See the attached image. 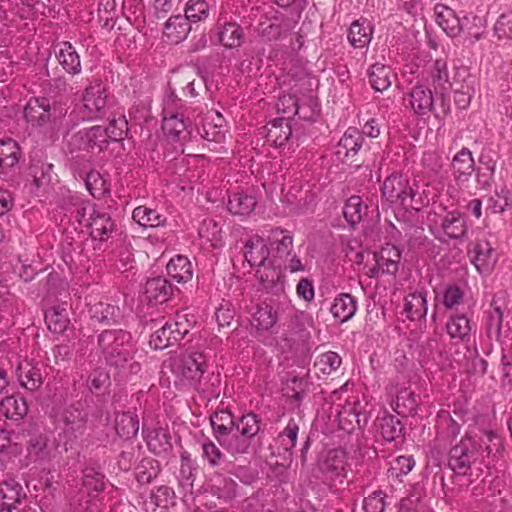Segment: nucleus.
I'll list each match as a JSON object with an SVG mask.
<instances>
[{
  "instance_id": "nucleus-32",
  "label": "nucleus",
  "mask_w": 512,
  "mask_h": 512,
  "mask_svg": "<svg viewBox=\"0 0 512 512\" xmlns=\"http://www.w3.org/2000/svg\"><path fill=\"white\" fill-rule=\"evenodd\" d=\"M372 34V24L366 19H360L351 24L348 32V40L353 47L364 48L370 43Z\"/></svg>"
},
{
  "instance_id": "nucleus-20",
  "label": "nucleus",
  "mask_w": 512,
  "mask_h": 512,
  "mask_svg": "<svg viewBox=\"0 0 512 512\" xmlns=\"http://www.w3.org/2000/svg\"><path fill=\"white\" fill-rule=\"evenodd\" d=\"M347 454L342 449L330 450L321 465L322 472L331 479L347 476Z\"/></svg>"
},
{
  "instance_id": "nucleus-21",
  "label": "nucleus",
  "mask_w": 512,
  "mask_h": 512,
  "mask_svg": "<svg viewBox=\"0 0 512 512\" xmlns=\"http://www.w3.org/2000/svg\"><path fill=\"white\" fill-rule=\"evenodd\" d=\"M296 25V20L286 17H275L260 24L259 33L267 41L277 40L291 31Z\"/></svg>"
},
{
  "instance_id": "nucleus-13",
  "label": "nucleus",
  "mask_w": 512,
  "mask_h": 512,
  "mask_svg": "<svg viewBox=\"0 0 512 512\" xmlns=\"http://www.w3.org/2000/svg\"><path fill=\"white\" fill-rule=\"evenodd\" d=\"M363 142L362 133L355 127H349L336 146L335 154L337 158L344 162L354 157L362 147Z\"/></svg>"
},
{
  "instance_id": "nucleus-30",
  "label": "nucleus",
  "mask_w": 512,
  "mask_h": 512,
  "mask_svg": "<svg viewBox=\"0 0 512 512\" xmlns=\"http://www.w3.org/2000/svg\"><path fill=\"white\" fill-rule=\"evenodd\" d=\"M175 503V493L168 486H159L152 491L150 496L143 502L146 512H154L157 508L168 509Z\"/></svg>"
},
{
  "instance_id": "nucleus-11",
  "label": "nucleus",
  "mask_w": 512,
  "mask_h": 512,
  "mask_svg": "<svg viewBox=\"0 0 512 512\" xmlns=\"http://www.w3.org/2000/svg\"><path fill=\"white\" fill-rule=\"evenodd\" d=\"M475 79L467 69L462 67L456 69L454 73V85L450 89L454 91V102L460 109L469 107L472 96L474 95Z\"/></svg>"
},
{
  "instance_id": "nucleus-15",
  "label": "nucleus",
  "mask_w": 512,
  "mask_h": 512,
  "mask_svg": "<svg viewBox=\"0 0 512 512\" xmlns=\"http://www.w3.org/2000/svg\"><path fill=\"white\" fill-rule=\"evenodd\" d=\"M452 173L458 185L467 183L475 170V163L471 151L462 148L452 159Z\"/></svg>"
},
{
  "instance_id": "nucleus-64",
  "label": "nucleus",
  "mask_w": 512,
  "mask_h": 512,
  "mask_svg": "<svg viewBox=\"0 0 512 512\" xmlns=\"http://www.w3.org/2000/svg\"><path fill=\"white\" fill-rule=\"evenodd\" d=\"M209 15L208 3L204 0H189L185 8V17L190 22L205 20Z\"/></svg>"
},
{
  "instance_id": "nucleus-37",
  "label": "nucleus",
  "mask_w": 512,
  "mask_h": 512,
  "mask_svg": "<svg viewBox=\"0 0 512 512\" xmlns=\"http://www.w3.org/2000/svg\"><path fill=\"white\" fill-rule=\"evenodd\" d=\"M22 157L19 144L12 138L0 139V168L8 170L14 168Z\"/></svg>"
},
{
  "instance_id": "nucleus-54",
  "label": "nucleus",
  "mask_w": 512,
  "mask_h": 512,
  "mask_svg": "<svg viewBox=\"0 0 512 512\" xmlns=\"http://www.w3.org/2000/svg\"><path fill=\"white\" fill-rule=\"evenodd\" d=\"M379 429L384 440L391 442L402 435L403 425L393 415H384L379 418Z\"/></svg>"
},
{
  "instance_id": "nucleus-49",
  "label": "nucleus",
  "mask_w": 512,
  "mask_h": 512,
  "mask_svg": "<svg viewBox=\"0 0 512 512\" xmlns=\"http://www.w3.org/2000/svg\"><path fill=\"white\" fill-rule=\"evenodd\" d=\"M277 319L276 311L266 302L258 304L252 313V324L260 330L271 329L276 324Z\"/></svg>"
},
{
  "instance_id": "nucleus-38",
  "label": "nucleus",
  "mask_w": 512,
  "mask_h": 512,
  "mask_svg": "<svg viewBox=\"0 0 512 512\" xmlns=\"http://www.w3.org/2000/svg\"><path fill=\"white\" fill-rule=\"evenodd\" d=\"M356 309L355 298L350 294L342 293L334 299L330 311L336 319L343 323L354 316Z\"/></svg>"
},
{
  "instance_id": "nucleus-9",
  "label": "nucleus",
  "mask_w": 512,
  "mask_h": 512,
  "mask_svg": "<svg viewBox=\"0 0 512 512\" xmlns=\"http://www.w3.org/2000/svg\"><path fill=\"white\" fill-rule=\"evenodd\" d=\"M256 278L260 288L272 295H282L285 291V276L281 264L275 260L257 268Z\"/></svg>"
},
{
  "instance_id": "nucleus-1",
  "label": "nucleus",
  "mask_w": 512,
  "mask_h": 512,
  "mask_svg": "<svg viewBox=\"0 0 512 512\" xmlns=\"http://www.w3.org/2000/svg\"><path fill=\"white\" fill-rule=\"evenodd\" d=\"M168 368L179 390H193L206 400L216 399L220 394L221 378L217 373L207 372V358L201 352L172 356Z\"/></svg>"
},
{
  "instance_id": "nucleus-39",
  "label": "nucleus",
  "mask_w": 512,
  "mask_h": 512,
  "mask_svg": "<svg viewBox=\"0 0 512 512\" xmlns=\"http://www.w3.org/2000/svg\"><path fill=\"white\" fill-rule=\"evenodd\" d=\"M232 456L243 455L249 452L253 440L244 436L237 430L230 432L218 442Z\"/></svg>"
},
{
  "instance_id": "nucleus-62",
  "label": "nucleus",
  "mask_w": 512,
  "mask_h": 512,
  "mask_svg": "<svg viewBox=\"0 0 512 512\" xmlns=\"http://www.w3.org/2000/svg\"><path fill=\"white\" fill-rule=\"evenodd\" d=\"M341 357L333 351L321 354L314 363V367L324 375L335 372L341 365Z\"/></svg>"
},
{
  "instance_id": "nucleus-63",
  "label": "nucleus",
  "mask_w": 512,
  "mask_h": 512,
  "mask_svg": "<svg viewBox=\"0 0 512 512\" xmlns=\"http://www.w3.org/2000/svg\"><path fill=\"white\" fill-rule=\"evenodd\" d=\"M309 383L305 377L289 375L285 391L288 397L300 402L308 390Z\"/></svg>"
},
{
  "instance_id": "nucleus-61",
  "label": "nucleus",
  "mask_w": 512,
  "mask_h": 512,
  "mask_svg": "<svg viewBox=\"0 0 512 512\" xmlns=\"http://www.w3.org/2000/svg\"><path fill=\"white\" fill-rule=\"evenodd\" d=\"M202 460L207 462L210 467H217L221 464L224 454L219 447L209 438L201 442Z\"/></svg>"
},
{
  "instance_id": "nucleus-16",
  "label": "nucleus",
  "mask_w": 512,
  "mask_h": 512,
  "mask_svg": "<svg viewBox=\"0 0 512 512\" xmlns=\"http://www.w3.org/2000/svg\"><path fill=\"white\" fill-rule=\"evenodd\" d=\"M408 103L415 114L425 116L433 110V93L425 85L418 84L408 93Z\"/></svg>"
},
{
  "instance_id": "nucleus-3",
  "label": "nucleus",
  "mask_w": 512,
  "mask_h": 512,
  "mask_svg": "<svg viewBox=\"0 0 512 512\" xmlns=\"http://www.w3.org/2000/svg\"><path fill=\"white\" fill-rule=\"evenodd\" d=\"M402 174L388 176L381 187L382 199L393 208L420 211L429 202Z\"/></svg>"
},
{
  "instance_id": "nucleus-18",
  "label": "nucleus",
  "mask_w": 512,
  "mask_h": 512,
  "mask_svg": "<svg viewBox=\"0 0 512 512\" xmlns=\"http://www.w3.org/2000/svg\"><path fill=\"white\" fill-rule=\"evenodd\" d=\"M269 254L270 251L266 241L259 236L252 237L245 244L244 256L252 267L259 268L273 261L274 259L269 258Z\"/></svg>"
},
{
  "instance_id": "nucleus-43",
  "label": "nucleus",
  "mask_w": 512,
  "mask_h": 512,
  "mask_svg": "<svg viewBox=\"0 0 512 512\" xmlns=\"http://www.w3.org/2000/svg\"><path fill=\"white\" fill-rule=\"evenodd\" d=\"M292 135L290 123L284 118L274 119L267 129V141L276 147L284 146Z\"/></svg>"
},
{
  "instance_id": "nucleus-48",
  "label": "nucleus",
  "mask_w": 512,
  "mask_h": 512,
  "mask_svg": "<svg viewBox=\"0 0 512 512\" xmlns=\"http://www.w3.org/2000/svg\"><path fill=\"white\" fill-rule=\"evenodd\" d=\"M448 335L455 340L465 341L470 337L471 324L465 314L453 315L446 324Z\"/></svg>"
},
{
  "instance_id": "nucleus-53",
  "label": "nucleus",
  "mask_w": 512,
  "mask_h": 512,
  "mask_svg": "<svg viewBox=\"0 0 512 512\" xmlns=\"http://www.w3.org/2000/svg\"><path fill=\"white\" fill-rule=\"evenodd\" d=\"M418 399L414 392L409 389H402L395 399V411L398 415H413L417 411Z\"/></svg>"
},
{
  "instance_id": "nucleus-45",
  "label": "nucleus",
  "mask_w": 512,
  "mask_h": 512,
  "mask_svg": "<svg viewBox=\"0 0 512 512\" xmlns=\"http://www.w3.org/2000/svg\"><path fill=\"white\" fill-rule=\"evenodd\" d=\"M218 37L226 49H234L242 44L244 32L236 22H225L219 30Z\"/></svg>"
},
{
  "instance_id": "nucleus-12",
  "label": "nucleus",
  "mask_w": 512,
  "mask_h": 512,
  "mask_svg": "<svg viewBox=\"0 0 512 512\" xmlns=\"http://www.w3.org/2000/svg\"><path fill=\"white\" fill-rule=\"evenodd\" d=\"M401 252L395 246H386L382 248L380 254L376 257V264L370 270V277H375L379 272L382 274L395 275L399 270Z\"/></svg>"
},
{
  "instance_id": "nucleus-44",
  "label": "nucleus",
  "mask_w": 512,
  "mask_h": 512,
  "mask_svg": "<svg viewBox=\"0 0 512 512\" xmlns=\"http://www.w3.org/2000/svg\"><path fill=\"white\" fill-rule=\"evenodd\" d=\"M436 22L450 37H455L461 31L460 20L455 12L446 6L436 7Z\"/></svg>"
},
{
  "instance_id": "nucleus-34",
  "label": "nucleus",
  "mask_w": 512,
  "mask_h": 512,
  "mask_svg": "<svg viewBox=\"0 0 512 512\" xmlns=\"http://www.w3.org/2000/svg\"><path fill=\"white\" fill-rule=\"evenodd\" d=\"M189 22L185 16H172L166 21L163 33L172 43H179L187 37L191 30Z\"/></svg>"
},
{
  "instance_id": "nucleus-42",
  "label": "nucleus",
  "mask_w": 512,
  "mask_h": 512,
  "mask_svg": "<svg viewBox=\"0 0 512 512\" xmlns=\"http://www.w3.org/2000/svg\"><path fill=\"white\" fill-rule=\"evenodd\" d=\"M235 421L232 413L227 410H219L211 415L210 422L213 435L218 442L234 431Z\"/></svg>"
},
{
  "instance_id": "nucleus-36",
  "label": "nucleus",
  "mask_w": 512,
  "mask_h": 512,
  "mask_svg": "<svg viewBox=\"0 0 512 512\" xmlns=\"http://www.w3.org/2000/svg\"><path fill=\"white\" fill-rule=\"evenodd\" d=\"M392 77V68L385 64L375 63L368 70L369 83L378 92H383L391 86Z\"/></svg>"
},
{
  "instance_id": "nucleus-17",
  "label": "nucleus",
  "mask_w": 512,
  "mask_h": 512,
  "mask_svg": "<svg viewBox=\"0 0 512 512\" xmlns=\"http://www.w3.org/2000/svg\"><path fill=\"white\" fill-rule=\"evenodd\" d=\"M64 434L71 440L82 436L86 431L87 414L80 408L70 406L63 413Z\"/></svg>"
},
{
  "instance_id": "nucleus-5",
  "label": "nucleus",
  "mask_w": 512,
  "mask_h": 512,
  "mask_svg": "<svg viewBox=\"0 0 512 512\" xmlns=\"http://www.w3.org/2000/svg\"><path fill=\"white\" fill-rule=\"evenodd\" d=\"M182 101L171 93L164 100L162 130L167 140L176 144L175 149L183 153V140L187 135V123L182 112Z\"/></svg>"
},
{
  "instance_id": "nucleus-19",
  "label": "nucleus",
  "mask_w": 512,
  "mask_h": 512,
  "mask_svg": "<svg viewBox=\"0 0 512 512\" xmlns=\"http://www.w3.org/2000/svg\"><path fill=\"white\" fill-rule=\"evenodd\" d=\"M53 116L50 101L47 98L30 99L24 108V117L33 125H44Z\"/></svg>"
},
{
  "instance_id": "nucleus-41",
  "label": "nucleus",
  "mask_w": 512,
  "mask_h": 512,
  "mask_svg": "<svg viewBox=\"0 0 512 512\" xmlns=\"http://www.w3.org/2000/svg\"><path fill=\"white\" fill-rule=\"evenodd\" d=\"M168 275L178 283H186L192 279V264L187 257L177 255L173 257L167 264Z\"/></svg>"
},
{
  "instance_id": "nucleus-24",
  "label": "nucleus",
  "mask_w": 512,
  "mask_h": 512,
  "mask_svg": "<svg viewBox=\"0 0 512 512\" xmlns=\"http://www.w3.org/2000/svg\"><path fill=\"white\" fill-rule=\"evenodd\" d=\"M427 293L416 291L409 293L404 299L403 312L411 321H420L427 315Z\"/></svg>"
},
{
  "instance_id": "nucleus-29",
  "label": "nucleus",
  "mask_w": 512,
  "mask_h": 512,
  "mask_svg": "<svg viewBox=\"0 0 512 512\" xmlns=\"http://www.w3.org/2000/svg\"><path fill=\"white\" fill-rule=\"evenodd\" d=\"M28 412L26 400L18 395H11L0 401V417L20 421Z\"/></svg>"
},
{
  "instance_id": "nucleus-35",
  "label": "nucleus",
  "mask_w": 512,
  "mask_h": 512,
  "mask_svg": "<svg viewBox=\"0 0 512 512\" xmlns=\"http://www.w3.org/2000/svg\"><path fill=\"white\" fill-rule=\"evenodd\" d=\"M256 204V198L252 194L241 191L229 196L227 208L233 215L248 216L254 211Z\"/></svg>"
},
{
  "instance_id": "nucleus-8",
  "label": "nucleus",
  "mask_w": 512,
  "mask_h": 512,
  "mask_svg": "<svg viewBox=\"0 0 512 512\" xmlns=\"http://www.w3.org/2000/svg\"><path fill=\"white\" fill-rule=\"evenodd\" d=\"M479 459V449L476 447V437L467 434L449 451L448 465L460 475H466L472 463Z\"/></svg>"
},
{
  "instance_id": "nucleus-2",
  "label": "nucleus",
  "mask_w": 512,
  "mask_h": 512,
  "mask_svg": "<svg viewBox=\"0 0 512 512\" xmlns=\"http://www.w3.org/2000/svg\"><path fill=\"white\" fill-rule=\"evenodd\" d=\"M98 346L106 361L124 374H137L139 362L133 359L132 335L122 329L104 330L98 336Z\"/></svg>"
},
{
  "instance_id": "nucleus-58",
  "label": "nucleus",
  "mask_w": 512,
  "mask_h": 512,
  "mask_svg": "<svg viewBox=\"0 0 512 512\" xmlns=\"http://www.w3.org/2000/svg\"><path fill=\"white\" fill-rule=\"evenodd\" d=\"M197 474V466L190 455L185 452L181 454V465L179 471L180 484L186 489H192Z\"/></svg>"
},
{
  "instance_id": "nucleus-6",
  "label": "nucleus",
  "mask_w": 512,
  "mask_h": 512,
  "mask_svg": "<svg viewBox=\"0 0 512 512\" xmlns=\"http://www.w3.org/2000/svg\"><path fill=\"white\" fill-rule=\"evenodd\" d=\"M111 104L112 98L106 86L97 80L84 89L81 104L77 109L82 120H97L107 114Z\"/></svg>"
},
{
  "instance_id": "nucleus-51",
  "label": "nucleus",
  "mask_w": 512,
  "mask_h": 512,
  "mask_svg": "<svg viewBox=\"0 0 512 512\" xmlns=\"http://www.w3.org/2000/svg\"><path fill=\"white\" fill-rule=\"evenodd\" d=\"M119 308L109 303L97 302L91 304L89 307V313L91 319L99 322L110 324L116 322L119 316Z\"/></svg>"
},
{
  "instance_id": "nucleus-52",
  "label": "nucleus",
  "mask_w": 512,
  "mask_h": 512,
  "mask_svg": "<svg viewBox=\"0 0 512 512\" xmlns=\"http://www.w3.org/2000/svg\"><path fill=\"white\" fill-rule=\"evenodd\" d=\"M260 424L261 419L259 416L253 412H249L243 414L235 421L234 430L239 431L244 436L254 441L260 431Z\"/></svg>"
},
{
  "instance_id": "nucleus-40",
  "label": "nucleus",
  "mask_w": 512,
  "mask_h": 512,
  "mask_svg": "<svg viewBox=\"0 0 512 512\" xmlns=\"http://www.w3.org/2000/svg\"><path fill=\"white\" fill-rule=\"evenodd\" d=\"M80 134L83 144L92 152L103 151L111 141L107 131L101 126H93Z\"/></svg>"
},
{
  "instance_id": "nucleus-60",
  "label": "nucleus",
  "mask_w": 512,
  "mask_h": 512,
  "mask_svg": "<svg viewBox=\"0 0 512 512\" xmlns=\"http://www.w3.org/2000/svg\"><path fill=\"white\" fill-rule=\"evenodd\" d=\"M502 321L503 312L501 308L493 305V308L488 312L486 319V333L490 340H500Z\"/></svg>"
},
{
  "instance_id": "nucleus-28",
  "label": "nucleus",
  "mask_w": 512,
  "mask_h": 512,
  "mask_svg": "<svg viewBox=\"0 0 512 512\" xmlns=\"http://www.w3.org/2000/svg\"><path fill=\"white\" fill-rule=\"evenodd\" d=\"M45 322L53 333L61 334L67 330L70 319L66 303L54 305L45 311Z\"/></svg>"
},
{
  "instance_id": "nucleus-4",
  "label": "nucleus",
  "mask_w": 512,
  "mask_h": 512,
  "mask_svg": "<svg viewBox=\"0 0 512 512\" xmlns=\"http://www.w3.org/2000/svg\"><path fill=\"white\" fill-rule=\"evenodd\" d=\"M145 326L152 331L149 345L155 350H163L179 342L190 328L186 316L179 313L175 317L160 316L146 320Z\"/></svg>"
},
{
  "instance_id": "nucleus-59",
  "label": "nucleus",
  "mask_w": 512,
  "mask_h": 512,
  "mask_svg": "<svg viewBox=\"0 0 512 512\" xmlns=\"http://www.w3.org/2000/svg\"><path fill=\"white\" fill-rule=\"evenodd\" d=\"M198 234L201 239L217 248L221 243V227L213 219H204L199 227Z\"/></svg>"
},
{
  "instance_id": "nucleus-33",
  "label": "nucleus",
  "mask_w": 512,
  "mask_h": 512,
  "mask_svg": "<svg viewBox=\"0 0 512 512\" xmlns=\"http://www.w3.org/2000/svg\"><path fill=\"white\" fill-rule=\"evenodd\" d=\"M56 57L59 64L67 73L77 75L81 72L80 56L71 43L64 42L60 44Z\"/></svg>"
},
{
  "instance_id": "nucleus-57",
  "label": "nucleus",
  "mask_w": 512,
  "mask_h": 512,
  "mask_svg": "<svg viewBox=\"0 0 512 512\" xmlns=\"http://www.w3.org/2000/svg\"><path fill=\"white\" fill-rule=\"evenodd\" d=\"M160 472V464L152 458H144L136 467V479L140 484H149Z\"/></svg>"
},
{
  "instance_id": "nucleus-26",
  "label": "nucleus",
  "mask_w": 512,
  "mask_h": 512,
  "mask_svg": "<svg viewBox=\"0 0 512 512\" xmlns=\"http://www.w3.org/2000/svg\"><path fill=\"white\" fill-rule=\"evenodd\" d=\"M472 254V262L481 273L488 272L495 262L493 249L490 243L485 240H478L473 244V248L469 250Z\"/></svg>"
},
{
  "instance_id": "nucleus-25",
  "label": "nucleus",
  "mask_w": 512,
  "mask_h": 512,
  "mask_svg": "<svg viewBox=\"0 0 512 512\" xmlns=\"http://www.w3.org/2000/svg\"><path fill=\"white\" fill-rule=\"evenodd\" d=\"M429 77L431 84L437 93H446L454 85V77L450 79L447 61L445 59H437L429 69Z\"/></svg>"
},
{
  "instance_id": "nucleus-31",
  "label": "nucleus",
  "mask_w": 512,
  "mask_h": 512,
  "mask_svg": "<svg viewBox=\"0 0 512 512\" xmlns=\"http://www.w3.org/2000/svg\"><path fill=\"white\" fill-rule=\"evenodd\" d=\"M142 432L148 449L152 453L161 455L166 454L171 450L172 444L170 442V436L164 429L157 428L148 430L144 427Z\"/></svg>"
},
{
  "instance_id": "nucleus-23",
  "label": "nucleus",
  "mask_w": 512,
  "mask_h": 512,
  "mask_svg": "<svg viewBox=\"0 0 512 512\" xmlns=\"http://www.w3.org/2000/svg\"><path fill=\"white\" fill-rule=\"evenodd\" d=\"M268 242L271 249L275 252L272 259L277 262V259H282L291 255L293 250V236L292 234L281 228H273L268 236Z\"/></svg>"
},
{
  "instance_id": "nucleus-27",
  "label": "nucleus",
  "mask_w": 512,
  "mask_h": 512,
  "mask_svg": "<svg viewBox=\"0 0 512 512\" xmlns=\"http://www.w3.org/2000/svg\"><path fill=\"white\" fill-rule=\"evenodd\" d=\"M22 486L14 479L0 482V508L18 509L17 505L24 498Z\"/></svg>"
},
{
  "instance_id": "nucleus-7",
  "label": "nucleus",
  "mask_w": 512,
  "mask_h": 512,
  "mask_svg": "<svg viewBox=\"0 0 512 512\" xmlns=\"http://www.w3.org/2000/svg\"><path fill=\"white\" fill-rule=\"evenodd\" d=\"M78 222L89 229L90 235L94 240H107L114 230V221L111 216L95 208L94 205H85L76 210Z\"/></svg>"
},
{
  "instance_id": "nucleus-55",
  "label": "nucleus",
  "mask_w": 512,
  "mask_h": 512,
  "mask_svg": "<svg viewBox=\"0 0 512 512\" xmlns=\"http://www.w3.org/2000/svg\"><path fill=\"white\" fill-rule=\"evenodd\" d=\"M365 213L366 206L359 196H351L343 208L344 218L351 226L360 223Z\"/></svg>"
},
{
  "instance_id": "nucleus-47",
  "label": "nucleus",
  "mask_w": 512,
  "mask_h": 512,
  "mask_svg": "<svg viewBox=\"0 0 512 512\" xmlns=\"http://www.w3.org/2000/svg\"><path fill=\"white\" fill-rule=\"evenodd\" d=\"M441 226L444 233L452 239H460L467 233L466 219L459 212L448 213Z\"/></svg>"
},
{
  "instance_id": "nucleus-14",
  "label": "nucleus",
  "mask_w": 512,
  "mask_h": 512,
  "mask_svg": "<svg viewBox=\"0 0 512 512\" xmlns=\"http://www.w3.org/2000/svg\"><path fill=\"white\" fill-rule=\"evenodd\" d=\"M237 483L230 477L213 474L207 482V491L219 500L228 503L236 497Z\"/></svg>"
},
{
  "instance_id": "nucleus-46",
  "label": "nucleus",
  "mask_w": 512,
  "mask_h": 512,
  "mask_svg": "<svg viewBox=\"0 0 512 512\" xmlns=\"http://www.w3.org/2000/svg\"><path fill=\"white\" fill-rule=\"evenodd\" d=\"M115 430L119 437L131 439L139 431L138 416L131 412H123L115 417Z\"/></svg>"
},
{
  "instance_id": "nucleus-22",
  "label": "nucleus",
  "mask_w": 512,
  "mask_h": 512,
  "mask_svg": "<svg viewBox=\"0 0 512 512\" xmlns=\"http://www.w3.org/2000/svg\"><path fill=\"white\" fill-rule=\"evenodd\" d=\"M172 286L163 277L149 279L144 287L145 299L150 304H162L172 295Z\"/></svg>"
},
{
  "instance_id": "nucleus-56",
  "label": "nucleus",
  "mask_w": 512,
  "mask_h": 512,
  "mask_svg": "<svg viewBox=\"0 0 512 512\" xmlns=\"http://www.w3.org/2000/svg\"><path fill=\"white\" fill-rule=\"evenodd\" d=\"M105 487V476L95 467H86L83 470V489L90 495L100 493Z\"/></svg>"
},
{
  "instance_id": "nucleus-10",
  "label": "nucleus",
  "mask_w": 512,
  "mask_h": 512,
  "mask_svg": "<svg viewBox=\"0 0 512 512\" xmlns=\"http://www.w3.org/2000/svg\"><path fill=\"white\" fill-rule=\"evenodd\" d=\"M16 375L20 385L30 391H38L44 383L43 365L24 359L17 365Z\"/></svg>"
},
{
  "instance_id": "nucleus-50",
  "label": "nucleus",
  "mask_w": 512,
  "mask_h": 512,
  "mask_svg": "<svg viewBox=\"0 0 512 512\" xmlns=\"http://www.w3.org/2000/svg\"><path fill=\"white\" fill-rule=\"evenodd\" d=\"M133 220L142 227H159L166 222V217L146 206H138L133 210Z\"/></svg>"
}]
</instances>
